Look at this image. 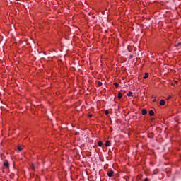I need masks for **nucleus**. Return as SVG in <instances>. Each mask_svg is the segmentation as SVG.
<instances>
[{
	"mask_svg": "<svg viewBox=\"0 0 181 181\" xmlns=\"http://www.w3.org/2000/svg\"><path fill=\"white\" fill-rule=\"evenodd\" d=\"M170 98H172V96H168V97L167 98V100H170Z\"/></svg>",
	"mask_w": 181,
	"mask_h": 181,
	"instance_id": "15",
	"label": "nucleus"
},
{
	"mask_svg": "<svg viewBox=\"0 0 181 181\" xmlns=\"http://www.w3.org/2000/svg\"><path fill=\"white\" fill-rule=\"evenodd\" d=\"M141 114H142V115H146V114H148L146 109H142Z\"/></svg>",
	"mask_w": 181,
	"mask_h": 181,
	"instance_id": "3",
	"label": "nucleus"
},
{
	"mask_svg": "<svg viewBox=\"0 0 181 181\" xmlns=\"http://www.w3.org/2000/svg\"><path fill=\"white\" fill-rule=\"evenodd\" d=\"M153 103H156V99H153Z\"/></svg>",
	"mask_w": 181,
	"mask_h": 181,
	"instance_id": "18",
	"label": "nucleus"
},
{
	"mask_svg": "<svg viewBox=\"0 0 181 181\" xmlns=\"http://www.w3.org/2000/svg\"><path fill=\"white\" fill-rule=\"evenodd\" d=\"M148 77H149V74L145 73L144 76V79H146V78H148Z\"/></svg>",
	"mask_w": 181,
	"mask_h": 181,
	"instance_id": "7",
	"label": "nucleus"
},
{
	"mask_svg": "<svg viewBox=\"0 0 181 181\" xmlns=\"http://www.w3.org/2000/svg\"><path fill=\"white\" fill-rule=\"evenodd\" d=\"M127 95L128 97H132V92H131V91L128 92L127 94Z\"/></svg>",
	"mask_w": 181,
	"mask_h": 181,
	"instance_id": "9",
	"label": "nucleus"
},
{
	"mask_svg": "<svg viewBox=\"0 0 181 181\" xmlns=\"http://www.w3.org/2000/svg\"><path fill=\"white\" fill-rule=\"evenodd\" d=\"M110 141H106V142H105V146H110Z\"/></svg>",
	"mask_w": 181,
	"mask_h": 181,
	"instance_id": "8",
	"label": "nucleus"
},
{
	"mask_svg": "<svg viewBox=\"0 0 181 181\" xmlns=\"http://www.w3.org/2000/svg\"><path fill=\"white\" fill-rule=\"evenodd\" d=\"M149 115L151 117H153V115H155V112H153V110H150L149 111Z\"/></svg>",
	"mask_w": 181,
	"mask_h": 181,
	"instance_id": "6",
	"label": "nucleus"
},
{
	"mask_svg": "<svg viewBox=\"0 0 181 181\" xmlns=\"http://www.w3.org/2000/svg\"><path fill=\"white\" fill-rule=\"evenodd\" d=\"M175 84H177L179 82L177 81H174Z\"/></svg>",
	"mask_w": 181,
	"mask_h": 181,
	"instance_id": "16",
	"label": "nucleus"
},
{
	"mask_svg": "<svg viewBox=\"0 0 181 181\" xmlns=\"http://www.w3.org/2000/svg\"><path fill=\"white\" fill-rule=\"evenodd\" d=\"M171 86H175V83H171Z\"/></svg>",
	"mask_w": 181,
	"mask_h": 181,
	"instance_id": "20",
	"label": "nucleus"
},
{
	"mask_svg": "<svg viewBox=\"0 0 181 181\" xmlns=\"http://www.w3.org/2000/svg\"><path fill=\"white\" fill-rule=\"evenodd\" d=\"M107 176H108L109 177H112V176H114V171H112V170L109 171V172L107 173Z\"/></svg>",
	"mask_w": 181,
	"mask_h": 181,
	"instance_id": "1",
	"label": "nucleus"
},
{
	"mask_svg": "<svg viewBox=\"0 0 181 181\" xmlns=\"http://www.w3.org/2000/svg\"><path fill=\"white\" fill-rule=\"evenodd\" d=\"M176 46H177V47H179V46H181V43L179 42Z\"/></svg>",
	"mask_w": 181,
	"mask_h": 181,
	"instance_id": "14",
	"label": "nucleus"
},
{
	"mask_svg": "<svg viewBox=\"0 0 181 181\" xmlns=\"http://www.w3.org/2000/svg\"><path fill=\"white\" fill-rule=\"evenodd\" d=\"M88 117L89 118H93V115H89Z\"/></svg>",
	"mask_w": 181,
	"mask_h": 181,
	"instance_id": "17",
	"label": "nucleus"
},
{
	"mask_svg": "<svg viewBox=\"0 0 181 181\" xmlns=\"http://www.w3.org/2000/svg\"><path fill=\"white\" fill-rule=\"evenodd\" d=\"M98 146H103V141L98 142Z\"/></svg>",
	"mask_w": 181,
	"mask_h": 181,
	"instance_id": "12",
	"label": "nucleus"
},
{
	"mask_svg": "<svg viewBox=\"0 0 181 181\" xmlns=\"http://www.w3.org/2000/svg\"><path fill=\"white\" fill-rule=\"evenodd\" d=\"M117 98H119V100H121V98H122V93H121V92L118 93Z\"/></svg>",
	"mask_w": 181,
	"mask_h": 181,
	"instance_id": "5",
	"label": "nucleus"
},
{
	"mask_svg": "<svg viewBox=\"0 0 181 181\" xmlns=\"http://www.w3.org/2000/svg\"><path fill=\"white\" fill-rule=\"evenodd\" d=\"M115 87H116V88H118V87H119V84H118L117 83H115Z\"/></svg>",
	"mask_w": 181,
	"mask_h": 181,
	"instance_id": "11",
	"label": "nucleus"
},
{
	"mask_svg": "<svg viewBox=\"0 0 181 181\" xmlns=\"http://www.w3.org/2000/svg\"><path fill=\"white\" fill-rule=\"evenodd\" d=\"M22 149H23V147L22 146H18V150L19 151H22Z\"/></svg>",
	"mask_w": 181,
	"mask_h": 181,
	"instance_id": "10",
	"label": "nucleus"
},
{
	"mask_svg": "<svg viewBox=\"0 0 181 181\" xmlns=\"http://www.w3.org/2000/svg\"><path fill=\"white\" fill-rule=\"evenodd\" d=\"M4 166L6 168H9V162H8V160L4 161Z\"/></svg>",
	"mask_w": 181,
	"mask_h": 181,
	"instance_id": "4",
	"label": "nucleus"
},
{
	"mask_svg": "<svg viewBox=\"0 0 181 181\" xmlns=\"http://www.w3.org/2000/svg\"><path fill=\"white\" fill-rule=\"evenodd\" d=\"M144 181H149V179L146 178V179H144Z\"/></svg>",
	"mask_w": 181,
	"mask_h": 181,
	"instance_id": "19",
	"label": "nucleus"
},
{
	"mask_svg": "<svg viewBox=\"0 0 181 181\" xmlns=\"http://www.w3.org/2000/svg\"><path fill=\"white\" fill-rule=\"evenodd\" d=\"M105 115H108V114H110V112L108 110H105Z\"/></svg>",
	"mask_w": 181,
	"mask_h": 181,
	"instance_id": "13",
	"label": "nucleus"
},
{
	"mask_svg": "<svg viewBox=\"0 0 181 181\" xmlns=\"http://www.w3.org/2000/svg\"><path fill=\"white\" fill-rule=\"evenodd\" d=\"M166 104V101H165V100L162 99L160 101V105H165Z\"/></svg>",
	"mask_w": 181,
	"mask_h": 181,
	"instance_id": "2",
	"label": "nucleus"
}]
</instances>
